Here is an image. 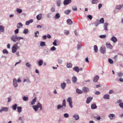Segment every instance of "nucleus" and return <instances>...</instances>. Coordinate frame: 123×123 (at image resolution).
I'll use <instances>...</instances> for the list:
<instances>
[{
    "label": "nucleus",
    "mask_w": 123,
    "mask_h": 123,
    "mask_svg": "<svg viewBox=\"0 0 123 123\" xmlns=\"http://www.w3.org/2000/svg\"><path fill=\"white\" fill-rule=\"evenodd\" d=\"M43 63V61L42 60H40L38 62V65L39 66H41L42 65Z\"/></svg>",
    "instance_id": "nucleus-22"
},
{
    "label": "nucleus",
    "mask_w": 123,
    "mask_h": 123,
    "mask_svg": "<svg viewBox=\"0 0 123 123\" xmlns=\"http://www.w3.org/2000/svg\"><path fill=\"white\" fill-rule=\"evenodd\" d=\"M67 22L68 24H69L70 25H71L73 23L71 19H68L67 21Z\"/></svg>",
    "instance_id": "nucleus-21"
},
{
    "label": "nucleus",
    "mask_w": 123,
    "mask_h": 123,
    "mask_svg": "<svg viewBox=\"0 0 123 123\" xmlns=\"http://www.w3.org/2000/svg\"><path fill=\"white\" fill-rule=\"evenodd\" d=\"M106 37V35H101L99 36V38H105Z\"/></svg>",
    "instance_id": "nucleus-43"
},
{
    "label": "nucleus",
    "mask_w": 123,
    "mask_h": 123,
    "mask_svg": "<svg viewBox=\"0 0 123 123\" xmlns=\"http://www.w3.org/2000/svg\"><path fill=\"white\" fill-rule=\"evenodd\" d=\"M14 33L15 34H17L19 32V30L18 29H17L15 30L14 31Z\"/></svg>",
    "instance_id": "nucleus-56"
},
{
    "label": "nucleus",
    "mask_w": 123,
    "mask_h": 123,
    "mask_svg": "<svg viewBox=\"0 0 123 123\" xmlns=\"http://www.w3.org/2000/svg\"><path fill=\"white\" fill-rule=\"evenodd\" d=\"M72 9L74 11H76L77 10V8L76 6H74L72 7Z\"/></svg>",
    "instance_id": "nucleus-57"
},
{
    "label": "nucleus",
    "mask_w": 123,
    "mask_h": 123,
    "mask_svg": "<svg viewBox=\"0 0 123 123\" xmlns=\"http://www.w3.org/2000/svg\"><path fill=\"white\" fill-rule=\"evenodd\" d=\"M72 64L71 63H69L67 64V66L68 68H71L72 67Z\"/></svg>",
    "instance_id": "nucleus-41"
},
{
    "label": "nucleus",
    "mask_w": 123,
    "mask_h": 123,
    "mask_svg": "<svg viewBox=\"0 0 123 123\" xmlns=\"http://www.w3.org/2000/svg\"><path fill=\"white\" fill-rule=\"evenodd\" d=\"M60 17L59 14L57 13L56 14L55 16V17L56 19H58Z\"/></svg>",
    "instance_id": "nucleus-23"
},
{
    "label": "nucleus",
    "mask_w": 123,
    "mask_h": 123,
    "mask_svg": "<svg viewBox=\"0 0 123 123\" xmlns=\"http://www.w3.org/2000/svg\"><path fill=\"white\" fill-rule=\"evenodd\" d=\"M13 84L14 86L15 87L18 86L17 80L15 78L13 79Z\"/></svg>",
    "instance_id": "nucleus-8"
},
{
    "label": "nucleus",
    "mask_w": 123,
    "mask_h": 123,
    "mask_svg": "<svg viewBox=\"0 0 123 123\" xmlns=\"http://www.w3.org/2000/svg\"><path fill=\"white\" fill-rule=\"evenodd\" d=\"M56 49V48L54 46H53L50 49V50L52 51H54Z\"/></svg>",
    "instance_id": "nucleus-45"
},
{
    "label": "nucleus",
    "mask_w": 123,
    "mask_h": 123,
    "mask_svg": "<svg viewBox=\"0 0 123 123\" xmlns=\"http://www.w3.org/2000/svg\"><path fill=\"white\" fill-rule=\"evenodd\" d=\"M36 98L35 97L34 99L31 102V104L32 105H34L35 104V102H36Z\"/></svg>",
    "instance_id": "nucleus-38"
},
{
    "label": "nucleus",
    "mask_w": 123,
    "mask_h": 123,
    "mask_svg": "<svg viewBox=\"0 0 123 123\" xmlns=\"http://www.w3.org/2000/svg\"><path fill=\"white\" fill-rule=\"evenodd\" d=\"M106 45L107 46V48L111 49L112 48V46L110 43H106Z\"/></svg>",
    "instance_id": "nucleus-19"
},
{
    "label": "nucleus",
    "mask_w": 123,
    "mask_h": 123,
    "mask_svg": "<svg viewBox=\"0 0 123 123\" xmlns=\"http://www.w3.org/2000/svg\"><path fill=\"white\" fill-rule=\"evenodd\" d=\"M117 75L119 77H121L123 76V74L121 72H119L117 73Z\"/></svg>",
    "instance_id": "nucleus-39"
},
{
    "label": "nucleus",
    "mask_w": 123,
    "mask_h": 123,
    "mask_svg": "<svg viewBox=\"0 0 123 123\" xmlns=\"http://www.w3.org/2000/svg\"><path fill=\"white\" fill-rule=\"evenodd\" d=\"M119 106L121 108L123 109V103L121 102L120 103Z\"/></svg>",
    "instance_id": "nucleus-59"
},
{
    "label": "nucleus",
    "mask_w": 123,
    "mask_h": 123,
    "mask_svg": "<svg viewBox=\"0 0 123 123\" xmlns=\"http://www.w3.org/2000/svg\"><path fill=\"white\" fill-rule=\"evenodd\" d=\"M28 29H25L23 32L24 33L26 34L28 33Z\"/></svg>",
    "instance_id": "nucleus-47"
},
{
    "label": "nucleus",
    "mask_w": 123,
    "mask_h": 123,
    "mask_svg": "<svg viewBox=\"0 0 123 123\" xmlns=\"http://www.w3.org/2000/svg\"><path fill=\"white\" fill-rule=\"evenodd\" d=\"M17 105L16 104H15L14 105L12 106V109L13 110H15L17 108Z\"/></svg>",
    "instance_id": "nucleus-34"
},
{
    "label": "nucleus",
    "mask_w": 123,
    "mask_h": 123,
    "mask_svg": "<svg viewBox=\"0 0 123 123\" xmlns=\"http://www.w3.org/2000/svg\"><path fill=\"white\" fill-rule=\"evenodd\" d=\"M87 17H88L90 20L92 19V16L91 15H88Z\"/></svg>",
    "instance_id": "nucleus-63"
},
{
    "label": "nucleus",
    "mask_w": 123,
    "mask_h": 123,
    "mask_svg": "<svg viewBox=\"0 0 123 123\" xmlns=\"http://www.w3.org/2000/svg\"><path fill=\"white\" fill-rule=\"evenodd\" d=\"M58 62L59 63L61 64L62 62V60L61 59H59L58 60Z\"/></svg>",
    "instance_id": "nucleus-61"
},
{
    "label": "nucleus",
    "mask_w": 123,
    "mask_h": 123,
    "mask_svg": "<svg viewBox=\"0 0 123 123\" xmlns=\"http://www.w3.org/2000/svg\"><path fill=\"white\" fill-rule=\"evenodd\" d=\"M18 45H21L20 43L19 42H17V43L14 45L15 47H16L17 49H19V47L18 46Z\"/></svg>",
    "instance_id": "nucleus-14"
},
{
    "label": "nucleus",
    "mask_w": 123,
    "mask_h": 123,
    "mask_svg": "<svg viewBox=\"0 0 123 123\" xmlns=\"http://www.w3.org/2000/svg\"><path fill=\"white\" fill-rule=\"evenodd\" d=\"M89 90L88 88L87 87H84L83 88L82 91L85 93H86L89 92Z\"/></svg>",
    "instance_id": "nucleus-9"
},
{
    "label": "nucleus",
    "mask_w": 123,
    "mask_h": 123,
    "mask_svg": "<svg viewBox=\"0 0 123 123\" xmlns=\"http://www.w3.org/2000/svg\"><path fill=\"white\" fill-rule=\"evenodd\" d=\"M25 65L26 67L28 68H30L31 67V65L29 62H27L26 63Z\"/></svg>",
    "instance_id": "nucleus-40"
},
{
    "label": "nucleus",
    "mask_w": 123,
    "mask_h": 123,
    "mask_svg": "<svg viewBox=\"0 0 123 123\" xmlns=\"http://www.w3.org/2000/svg\"><path fill=\"white\" fill-rule=\"evenodd\" d=\"M23 25L21 23H18L17 25V28L18 29H19L22 27Z\"/></svg>",
    "instance_id": "nucleus-20"
},
{
    "label": "nucleus",
    "mask_w": 123,
    "mask_h": 123,
    "mask_svg": "<svg viewBox=\"0 0 123 123\" xmlns=\"http://www.w3.org/2000/svg\"><path fill=\"white\" fill-rule=\"evenodd\" d=\"M81 46L80 44H78L77 46V49L80 50L81 48Z\"/></svg>",
    "instance_id": "nucleus-58"
},
{
    "label": "nucleus",
    "mask_w": 123,
    "mask_h": 123,
    "mask_svg": "<svg viewBox=\"0 0 123 123\" xmlns=\"http://www.w3.org/2000/svg\"><path fill=\"white\" fill-rule=\"evenodd\" d=\"M37 34H39V32L38 31H37L35 33V37H38V36L37 35Z\"/></svg>",
    "instance_id": "nucleus-60"
},
{
    "label": "nucleus",
    "mask_w": 123,
    "mask_h": 123,
    "mask_svg": "<svg viewBox=\"0 0 123 123\" xmlns=\"http://www.w3.org/2000/svg\"><path fill=\"white\" fill-rule=\"evenodd\" d=\"M76 92L78 94H81L83 92L82 91L78 89H76Z\"/></svg>",
    "instance_id": "nucleus-27"
},
{
    "label": "nucleus",
    "mask_w": 123,
    "mask_h": 123,
    "mask_svg": "<svg viewBox=\"0 0 123 123\" xmlns=\"http://www.w3.org/2000/svg\"><path fill=\"white\" fill-rule=\"evenodd\" d=\"M42 15L41 13L39 14L36 16V18L38 20H41L42 19Z\"/></svg>",
    "instance_id": "nucleus-13"
},
{
    "label": "nucleus",
    "mask_w": 123,
    "mask_h": 123,
    "mask_svg": "<svg viewBox=\"0 0 123 123\" xmlns=\"http://www.w3.org/2000/svg\"><path fill=\"white\" fill-rule=\"evenodd\" d=\"M21 60H20L18 62H17L14 65V66H15L17 65L20 63L21 62Z\"/></svg>",
    "instance_id": "nucleus-54"
},
{
    "label": "nucleus",
    "mask_w": 123,
    "mask_h": 123,
    "mask_svg": "<svg viewBox=\"0 0 123 123\" xmlns=\"http://www.w3.org/2000/svg\"><path fill=\"white\" fill-rule=\"evenodd\" d=\"M122 8V6L121 5H118L116 6L115 7V8L116 9H118L119 10H120Z\"/></svg>",
    "instance_id": "nucleus-18"
},
{
    "label": "nucleus",
    "mask_w": 123,
    "mask_h": 123,
    "mask_svg": "<svg viewBox=\"0 0 123 123\" xmlns=\"http://www.w3.org/2000/svg\"><path fill=\"white\" fill-rule=\"evenodd\" d=\"M4 31V27L2 25H0V31L3 32Z\"/></svg>",
    "instance_id": "nucleus-31"
},
{
    "label": "nucleus",
    "mask_w": 123,
    "mask_h": 123,
    "mask_svg": "<svg viewBox=\"0 0 123 123\" xmlns=\"http://www.w3.org/2000/svg\"><path fill=\"white\" fill-rule=\"evenodd\" d=\"M8 109V108L6 107H3L0 109V112H2L3 111H7Z\"/></svg>",
    "instance_id": "nucleus-11"
},
{
    "label": "nucleus",
    "mask_w": 123,
    "mask_h": 123,
    "mask_svg": "<svg viewBox=\"0 0 123 123\" xmlns=\"http://www.w3.org/2000/svg\"><path fill=\"white\" fill-rule=\"evenodd\" d=\"M57 41L56 40H55L54 41L53 43V44L54 46H56L57 44H56Z\"/></svg>",
    "instance_id": "nucleus-50"
},
{
    "label": "nucleus",
    "mask_w": 123,
    "mask_h": 123,
    "mask_svg": "<svg viewBox=\"0 0 123 123\" xmlns=\"http://www.w3.org/2000/svg\"><path fill=\"white\" fill-rule=\"evenodd\" d=\"M91 109H95L97 108V106L95 104H93L91 105Z\"/></svg>",
    "instance_id": "nucleus-33"
},
{
    "label": "nucleus",
    "mask_w": 123,
    "mask_h": 123,
    "mask_svg": "<svg viewBox=\"0 0 123 123\" xmlns=\"http://www.w3.org/2000/svg\"><path fill=\"white\" fill-rule=\"evenodd\" d=\"M111 40L114 43H115L117 41V38L114 36L112 37L111 38Z\"/></svg>",
    "instance_id": "nucleus-12"
},
{
    "label": "nucleus",
    "mask_w": 123,
    "mask_h": 123,
    "mask_svg": "<svg viewBox=\"0 0 123 123\" xmlns=\"http://www.w3.org/2000/svg\"><path fill=\"white\" fill-rule=\"evenodd\" d=\"M17 108V111L19 113H20L21 111V109L22 108L21 107H18Z\"/></svg>",
    "instance_id": "nucleus-35"
},
{
    "label": "nucleus",
    "mask_w": 123,
    "mask_h": 123,
    "mask_svg": "<svg viewBox=\"0 0 123 123\" xmlns=\"http://www.w3.org/2000/svg\"><path fill=\"white\" fill-rule=\"evenodd\" d=\"M92 99V97H89L87 98L86 100V103L87 104L89 103Z\"/></svg>",
    "instance_id": "nucleus-16"
},
{
    "label": "nucleus",
    "mask_w": 123,
    "mask_h": 123,
    "mask_svg": "<svg viewBox=\"0 0 123 123\" xmlns=\"http://www.w3.org/2000/svg\"><path fill=\"white\" fill-rule=\"evenodd\" d=\"M99 77H94L93 80L94 82H97L99 79Z\"/></svg>",
    "instance_id": "nucleus-52"
},
{
    "label": "nucleus",
    "mask_w": 123,
    "mask_h": 123,
    "mask_svg": "<svg viewBox=\"0 0 123 123\" xmlns=\"http://www.w3.org/2000/svg\"><path fill=\"white\" fill-rule=\"evenodd\" d=\"M15 46L13 45L12 48V53H15L17 50Z\"/></svg>",
    "instance_id": "nucleus-15"
},
{
    "label": "nucleus",
    "mask_w": 123,
    "mask_h": 123,
    "mask_svg": "<svg viewBox=\"0 0 123 123\" xmlns=\"http://www.w3.org/2000/svg\"><path fill=\"white\" fill-rule=\"evenodd\" d=\"M66 86V83L64 82L63 83L61 84V87L62 89H64Z\"/></svg>",
    "instance_id": "nucleus-29"
},
{
    "label": "nucleus",
    "mask_w": 123,
    "mask_h": 123,
    "mask_svg": "<svg viewBox=\"0 0 123 123\" xmlns=\"http://www.w3.org/2000/svg\"><path fill=\"white\" fill-rule=\"evenodd\" d=\"M66 106V101L65 99L63 100L62 102V105H58L57 106V109H59L61 108H63L64 109L65 108V107Z\"/></svg>",
    "instance_id": "nucleus-3"
},
{
    "label": "nucleus",
    "mask_w": 123,
    "mask_h": 123,
    "mask_svg": "<svg viewBox=\"0 0 123 123\" xmlns=\"http://www.w3.org/2000/svg\"><path fill=\"white\" fill-rule=\"evenodd\" d=\"M98 2V0H92V4H95L97 3Z\"/></svg>",
    "instance_id": "nucleus-30"
},
{
    "label": "nucleus",
    "mask_w": 123,
    "mask_h": 123,
    "mask_svg": "<svg viewBox=\"0 0 123 123\" xmlns=\"http://www.w3.org/2000/svg\"><path fill=\"white\" fill-rule=\"evenodd\" d=\"M71 10H66L64 12V13L68 15L71 12Z\"/></svg>",
    "instance_id": "nucleus-32"
},
{
    "label": "nucleus",
    "mask_w": 123,
    "mask_h": 123,
    "mask_svg": "<svg viewBox=\"0 0 123 123\" xmlns=\"http://www.w3.org/2000/svg\"><path fill=\"white\" fill-rule=\"evenodd\" d=\"M43 53L45 55H48L49 54L50 50L48 49H44L43 51Z\"/></svg>",
    "instance_id": "nucleus-6"
},
{
    "label": "nucleus",
    "mask_w": 123,
    "mask_h": 123,
    "mask_svg": "<svg viewBox=\"0 0 123 123\" xmlns=\"http://www.w3.org/2000/svg\"><path fill=\"white\" fill-rule=\"evenodd\" d=\"M71 0H64L63 2V4L64 5H67L71 3Z\"/></svg>",
    "instance_id": "nucleus-5"
},
{
    "label": "nucleus",
    "mask_w": 123,
    "mask_h": 123,
    "mask_svg": "<svg viewBox=\"0 0 123 123\" xmlns=\"http://www.w3.org/2000/svg\"><path fill=\"white\" fill-rule=\"evenodd\" d=\"M77 80L76 77H73L72 81L74 83Z\"/></svg>",
    "instance_id": "nucleus-51"
},
{
    "label": "nucleus",
    "mask_w": 123,
    "mask_h": 123,
    "mask_svg": "<svg viewBox=\"0 0 123 123\" xmlns=\"http://www.w3.org/2000/svg\"><path fill=\"white\" fill-rule=\"evenodd\" d=\"M100 23L99 20H97L95 22L94 24L97 27L98 26Z\"/></svg>",
    "instance_id": "nucleus-26"
},
{
    "label": "nucleus",
    "mask_w": 123,
    "mask_h": 123,
    "mask_svg": "<svg viewBox=\"0 0 123 123\" xmlns=\"http://www.w3.org/2000/svg\"><path fill=\"white\" fill-rule=\"evenodd\" d=\"M40 46H45V42H40Z\"/></svg>",
    "instance_id": "nucleus-37"
},
{
    "label": "nucleus",
    "mask_w": 123,
    "mask_h": 123,
    "mask_svg": "<svg viewBox=\"0 0 123 123\" xmlns=\"http://www.w3.org/2000/svg\"><path fill=\"white\" fill-rule=\"evenodd\" d=\"M55 8L54 7H52L50 9V11L52 12H54L55 11Z\"/></svg>",
    "instance_id": "nucleus-55"
},
{
    "label": "nucleus",
    "mask_w": 123,
    "mask_h": 123,
    "mask_svg": "<svg viewBox=\"0 0 123 123\" xmlns=\"http://www.w3.org/2000/svg\"><path fill=\"white\" fill-rule=\"evenodd\" d=\"M85 61L86 62H87V63H89V61L88 59V57H86L85 59Z\"/></svg>",
    "instance_id": "nucleus-62"
},
{
    "label": "nucleus",
    "mask_w": 123,
    "mask_h": 123,
    "mask_svg": "<svg viewBox=\"0 0 123 123\" xmlns=\"http://www.w3.org/2000/svg\"><path fill=\"white\" fill-rule=\"evenodd\" d=\"M11 39L14 42H15L18 40V42H19L21 39H23V38L20 37H18L16 35H13L11 37Z\"/></svg>",
    "instance_id": "nucleus-1"
},
{
    "label": "nucleus",
    "mask_w": 123,
    "mask_h": 123,
    "mask_svg": "<svg viewBox=\"0 0 123 123\" xmlns=\"http://www.w3.org/2000/svg\"><path fill=\"white\" fill-rule=\"evenodd\" d=\"M67 101L68 103H70L71 102H72V100L71 99V98L70 97L68 98L67 100Z\"/></svg>",
    "instance_id": "nucleus-46"
},
{
    "label": "nucleus",
    "mask_w": 123,
    "mask_h": 123,
    "mask_svg": "<svg viewBox=\"0 0 123 123\" xmlns=\"http://www.w3.org/2000/svg\"><path fill=\"white\" fill-rule=\"evenodd\" d=\"M104 20L103 18H100L99 22L100 24H103L104 23Z\"/></svg>",
    "instance_id": "nucleus-42"
},
{
    "label": "nucleus",
    "mask_w": 123,
    "mask_h": 123,
    "mask_svg": "<svg viewBox=\"0 0 123 123\" xmlns=\"http://www.w3.org/2000/svg\"><path fill=\"white\" fill-rule=\"evenodd\" d=\"M109 95L108 94H105L103 98L104 99H109Z\"/></svg>",
    "instance_id": "nucleus-28"
},
{
    "label": "nucleus",
    "mask_w": 123,
    "mask_h": 123,
    "mask_svg": "<svg viewBox=\"0 0 123 123\" xmlns=\"http://www.w3.org/2000/svg\"><path fill=\"white\" fill-rule=\"evenodd\" d=\"M33 108L35 111H37L38 108H39L41 110L42 109V105L41 104L39 103H38L37 105H33L32 106Z\"/></svg>",
    "instance_id": "nucleus-2"
},
{
    "label": "nucleus",
    "mask_w": 123,
    "mask_h": 123,
    "mask_svg": "<svg viewBox=\"0 0 123 123\" xmlns=\"http://www.w3.org/2000/svg\"><path fill=\"white\" fill-rule=\"evenodd\" d=\"M100 51L102 54H105L106 52L105 48L104 46H102L100 49Z\"/></svg>",
    "instance_id": "nucleus-4"
},
{
    "label": "nucleus",
    "mask_w": 123,
    "mask_h": 123,
    "mask_svg": "<svg viewBox=\"0 0 123 123\" xmlns=\"http://www.w3.org/2000/svg\"><path fill=\"white\" fill-rule=\"evenodd\" d=\"M109 117L111 120H112L115 118L116 116L114 114H110L109 115Z\"/></svg>",
    "instance_id": "nucleus-7"
},
{
    "label": "nucleus",
    "mask_w": 123,
    "mask_h": 123,
    "mask_svg": "<svg viewBox=\"0 0 123 123\" xmlns=\"http://www.w3.org/2000/svg\"><path fill=\"white\" fill-rule=\"evenodd\" d=\"M108 62H109L110 63V64H113V61L111 60V59L110 58H109L108 59Z\"/></svg>",
    "instance_id": "nucleus-53"
},
{
    "label": "nucleus",
    "mask_w": 123,
    "mask_h": 123,
    "mask_svg": "<svg viewBox=\"0 0 123 123\" xmlns=\"http://www.w3.org/2000/svg\"><path fill=\"white\" fill-rule=\"evenodd\" d=\"M73 117L76 120H77L79 119V116L77 114H74L73 116Z\"/></svg>",
    "instance_id": "nucleus-24"
},
{
    "label": "nucleus",
    "mask_w": 123,
    "mask_h": 123,
    "mask_svg": "<svg viewBox=\"0 0 123 123\" xmlns=\"http://www.w3.org/2000/svg\"><path fill=\"white\" fill-rule=\"evenodd\" d=\"M94 52L96 53L98 51V47L96 45H94Z\"/></svg>",
    "instance_id": "nucleus-25"
},
{
    "label": "nucleus",
    "mask_w": 123,
    "mask_h": 123,
    "mask_svg": "<svg viewBox=\"0 0 123 123\" xmlns=\"http://www.w3.org/2000/svg\"><path fill=\"white\" fill-rule=\"evenodd\" d=\"M73 70L77 73H78L80 70L79 68L78 67H74L73 68Z\"/></svg>",
    "instance_id": "nucleus-17"
},
{
    "label": "nucleus",
    "mask_w": 123,
    "mask_h": 123,
    "mask_svg": "<svg viewBox=\"0 0 123 123\" xmlns=\"http://www.w3.org/2000/svg\"><path fill=\"white\" fill-rule=\"evenodd\" d=\"M23 99L25 101H27L28 99V98L27 97L25 96H24L23 97Z\"/></svg>",
    "instance_id": "nucleus-49"
},
{
    "label": "nucleus",
    "mask_w": 123,
    "mask_h": 123,
    "mask_svg": "<svg viewBox=\"0 0 123 123\" xmlns=\"http://www.w3.org/2000/svg\"><path fill=\"white\" fill-rule=\"evenodd\" d=\"M108 25V23L106 22L104 23V30L106 31H107L108 29H107V26Z\"/></svg>",
    "instance_id": "nucleus-10"
},
{
    "label": "nucleus",
    "mask_w": 123,
    "mask_h": 123,
    "mask_svg": "<svg viewBox=\"0 0 123 123\" xmlns=\"http://www.w3.org/2000/svg\"><path fill=\"white\" fill-rule=\"evenodd\" d=\"M16 11L19 13H21L22 12V10L19 8H17L16 9Z\"/></svg>",
    "instance_id": "nucleus-36"
},
{
    "label": "nucleus",
    "mask_w": 123,
    "mask_h": 123,
    "mask_svg": "<svg viewBox=\"0 0 123 123\" xmlns=\"http://www.w3.org/2000/svg\"><path fill=\"white\" fill-rule=\"evenodd\" d=\"M64 33L66 35H68L69 34V32L67 30H65L64 31Z\"/></svg>",
    "instance_id": "nucleus-48"
},
{
    "label": "nucleus",
    "mask_w": 123,
    "mask_h": 123,
    "mask_svg": "<svg viewBox=\"0 0 123 123\" xmlns=\"http://www.w3.org/2000/svg\"><path fill=\"white\" fill-rule=\"evenodd\" d=\"M64 117L66 118L68 117L69 116V115L68 113H66L64 115Z\"/></svg>",
    "instance_id": "nucleus-64"
},
{
    "label": "nucleus",
    "mask_w": 123,
    "mask_h": 123,
    "mask_svg": "<svg viewBox=\"0 0 123 123\" xmlns=\"http://www.w3.org/2000/svg\"><path fill=\"white\" fill-rule=\"evenodd\" d=\"M3 53L4 54H8V52L7 50L6 49H4L2 50Z\"/></svg>",
    "instance_id": "nucleus-44"
}]
</instances>
